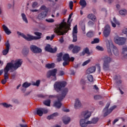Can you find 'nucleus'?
Wrapping results in <instances>:
<instances>
[{
  "instance_id": "de8ad7c7",
  "label": "nucleus",
  "mask_w": 127,
  "mask_h": 127,
  "mask_svg": "<svg viewBox=\"0 0 127 127\" xmlns=\"http://www.w3.org/2000/svg\"><path fill=\"white\" fill-rule=\"evenodd\" d=\"M100 42V40L99 38L94 39L93 41L91 42V44H95V43H99Z\"/></svg>"
},
{
  "instance_id": "2eb2a0df",
  "label": "nucleus",
  "mask_w": 127,
  "mask_h": 127,
  "mask_svg": "<svg viewBox=\"0 0 127 127\" xmlns=\"http://www.w3.org/2000/svg\"><path fill=\"white\" fill-rule=\"evenodd\" d=\"M48 11H44L41 12L38 15L37 18L40 20H42L47 16Z\"/></svg>"
},
{
  "instance_id": "423d86ee",
  "label": "nucleus",
  "mask_w": 127,
  "mask_h": 127,
  "mask_svg": "<svg viewBox=\"0 0 127 127\" xmlns=\"http://www.w3.org/2000/svg\"><path fill=\"white\" fill-rule=\"evenodd\" d=\"M110 107V103H107L103 109V113H104V117H107L108 115H110V114L114 111L117 108V106L114 105L111 107L109 109V107Z\"/></svg>"
},
{
  "instance_id": "1a4fd4ad",
  "label": "nucleus",
  "mask_w": 127,
  "mask_h": 127,
  "mask_svg": "<svg viewBox=\"0 0 127 127\" xmlns=\"http://www.w3.org/2000/svg\"><path fill=\"white\" fill-rule=\"evenodd\" d=\"M56 74H57V69L54 68L48 71L47 77V78H50V77L52 76L53 77H54V78L53 80L54 81H56Z\"/></svg>"
},
{
  "instance_id": "0eeeda50",
  "label": "nucleus",
  "mask_w": 127,
  "mask_h": 127,
  "mask_svg": "<svg viewBox=\"0 0 127 127\" xmlns=\"http://www.w3.org/2000/svg\"><path fill=\"white\" fill-rule=\"evenodd\" d=\"M17 34H18V35H20V36H21L22 37H23V38H24V39H25V40H27V41H32V40H36V37H35V36H32L29 34H27V36L24 35V34L19 32V31H17Z\"/></svg>"
},
{
  "instance_id": "4468645a",
  "label": "nucleus",
  "mask_w": 127,
  "mask_h": 127,
  "mask_svg": "<svg viewBox=\"0 0 127 127\" xmlns=\"http://www.w3.org/2000/svg\"><path fill=\"white\" fill-rule=\"evenodd\" d=\"M111 32V27L110 25H106L105 27V29L103 31V34L105 37H108L109 35H110V33Z\"/></svg>"
},
{
  "instance_id": "a211bd4d",
  "label": "nucleus",
  "mask_w": 127,
  "mask_h": 127,
  "mask_svg": "<svg viewBox=\"0 0 127 127\" xmlns=\"http://www.w3.org/2000/svg\"><path fill=\"white\" fill-rule=\"evenodd\" d=\"M91 112H88V111H83L81 113V116L84 118L85 120H87V119L90 118V117H91Z\"/></svg>"
},
{
  "instance_id": "6e6d98bb",
  "label": "nucleus",
  "mask_w": 127,
  "mask_h": 127,
  "mask_svg": "<svg viewBox=\"0 0 127 127\" xmlns=\"http://www.w3.org/2000/svg\"><path fill=\"white\" fill-rule=\"evenodd\" d=\"M95 24V23L93 21H89L88 22V25L89 26H93Z\"/></svg>"
},
{
  "instance_id": "473e14b6",
  "label": "nucleus",
  "mask_w": 127,
  "mask_h": 127,
  "mask_svg": "<svg viewBox=\"0 0 127 127\" xmlns=\"http://www.w3.org/2000/svg\"><path fill=\"white\" fill-rule=\"evenodd\" d=\"M34 34L35 35H36V36H35L36 38H37L36 39V40H38V39H40V38H41V35H42V33L39 32H34Z\"/></svg>"
},
{
  "instance_id": "a878e982",
  "label": "nucleus",
  "mask_w": 127,
  "mask_h": 127,
  "mask_svg": "<svg viewBox=\"0 0 127 127\" xmlns=\"http://www.w3.org/2000/svg\"><path fill=\"white\" fill-rule=\"evenodd\" d=\"M96 71V67L92 66L89 68H88L86 70V72L87 74H91L92 73H94Z\"/></svg>"
},
{
  "instance_id": "58836bf2",
  "label": "nucleus",
  "mask_w": 127,
  "mask_h": 127,
  "mask_svg": "<svg viewBox=\"0 0 127 127\" xmlns=\"http://www.w3.org/2000/svg\"><path fill=\"white\" fill-rule=\"evenodd\" d=\"M44 105H45V106H47L48 107H50V104H51V100H45L43 102Z\"/></svg>"
},
{
  "instance_id": "aec40b11",
  "label": "nucleus",
  "mask_w": 127,
  "mask_h": 127,
  "mask_svg": "<svg viewBox=\"0 0 127 127\" xmlns=\"http://www.w3.org/2000/svg\"><path fill=\"white\" fill-rule=\"evenodd\" d=\"M81 107H82V103H81V102L80 100H79V99H76L74 104L75 109L77 110V109H79V108H81Z\"/></svg>"
},
{
  "instance_id": "bb28decb",
  "label": "nucleus",
  "mask_w": 127,
  "mask_h": 127,
  "mask_svg": "<svg viewBox=\"0 0 127 127\" xmlns=\"http://www.w3.org/2000/svg\"><path fill=\"white\" fill-rule=\"evenodd\" d=\"M98 121L99 118H93L91 121H88V124H89V125H91V124L95 125L96 123H98Z\"/></svg>"
},
{
  "instance_id": "20e7f679",
  "label": "nucleus",
  "mask_w": 127,
  "mask_h": 127,
  "mask_svg": "<svg viewBox=\"0 0 127 127\" xmlns=\"http://www.w3.org/2000/svg\"><path fill=\"white\" fill-rule=\"evenodd\" d=\"M67 85V82L65 81H57L54 85V87L56 92L59 93L60 91H62L63 88H65Z\"/></svg>"
},
{
  "instance_id": "603ef678",
  "label": "nucleus",
  "mask_w": 127,
  "mask_h": 127,
  "mask_svg": "<svg viewBox=\"0 0 127 127\" xmlns=\"http://www.w3.org/2000/svg\"><path fill=\"white\" fill-rule=\"evenodd\" d=\"M94 100H100V99H102V96L100 95H95L94 97Z\"/></svg>"
},
{
  "instance_id": "680f3d73",
  "label": "nucleus",
  "mask_w": 127,
  "mask_h": 127,
  "mask_svg": "<svg viewBox=\"0 0 127 127\" xmlns=\"http://www.w3.org/2000/svg\"><path fill=\"white\" fill-rule=\"evenodd\" d=\"M86 84V81L84 79H81L80 80V84L82 85V86H84Z\"/></svg>"
},
{
  "instance_id": "4be33fe9",
  "label": "nucleus",
  "mask_w": 127,
  "mask_h": 127,
  "mask_svg": "<svg viewBox=\"0 0 127 127\" xmlns=\"http://www.w3.org/2000/svg\"><path fill=\"white\" fill-rule=\"evenodd\" d=\"M80 50H81V47L74 46V47L72 50V53L73 54H77V53H79V52H80Z\"/></svg>"
},
{
  "instance_id": "f8f14e48",
  "label": "nucleus",
  "mask_w": 127,
  "mask_h": 127,
  "mask_svg": "<svg viewBox=\"0 0 127 127\" xmlns=\"http://www.w3.org/2000/svg\"><path fill=\"white\" fill-rule=\"evenodd\" d=\"M47 113H48V110L45 108H39L37 109V115L39 117H42L43 114H47Z\"/></svg>"
},
{
  "instance_id": "6ab92c4d",
  "label": "nucleus",
  "mask_w": 127,
  "mask_h": 127,
  "mask_svg": "<svg viewBox=\"0 0 127 127\" xmlns=\"http://www.w3.org/2000/svg\"><path fill=\"white\" fill-rule=\"evenodd\" d=\"M59 116V113L58 112H55L52 115L48 116L47 119V120H54V119H56L57 117H58Z\"/></svg>"
},
{
  "instance_id": "c03bdc74",
  "label": "nucleus",
  "mask_w": 127,
  "mask_h": 127,
  "mask_svg": "<svg viewBox=\"0 0 127 127\" xmlns=\"http://www.w3.org/2000/svg\"><path fill=\"white\" fill-rule=\"evenodd\" d=\"M1 105L3 106L4 108H9V107H11V105L10 104H8L6 103H2L0 104Z\"/></svg>"
},
{
  "instance_id": "5fc2aeb1",
  "label": "nucleus",
  "mask_w": 127,
  "mask_h": 127,
  "mask_svg": "<svg viewBox=\"0 0 127 127\" xmlns=\"http://www.w3.org/2000/svg\"><path fill=\"white\" fill-rule=\"evenodd\" d=\"M81 29H82V31L83 32L84 34H85L86 33V32L85 31L86 30V25L85 24H84L82 26Z\"/></svg>"
},
{
  "instance_id": "a18cd8bd",
  "label": "nucleus",
  "mask_w": 127,
  "mask_h": 127,
  "mask_svg": "<svg viewBox=\"0 0 127 127\" xmlns=\"http://www.w3.org/2000/svg\"><path fill=\"white\" fill-rule=\"evenodd\" d=\"M86 36H87V37H89L90 38H91V37H93V36H94V33L92 31H89L87 33Z\"/></svg>"
},
{
  "instance_id": "774afa93",
  "label": "nucleus",
  "mask_w": 127,
  "mask_h": 127,
  "mask_svg": "<svg viewBox=\"0 0 127 127\" xmlns=\"http://www.w3.org/2000/svg\"><path fill=\"white\" fill-rule=\"evenodd\" d=\"M63 75H64V71H62V70L60 71L59 75L60 76H63Z\"/></svg>"
},
{
  "instance_id": "69168bd1",
  "label": "nucleus",
  "mask_w": 127,
  "mask_h": 127,
  "mask_svg": "<svg viewBox=\"0 0 127 127\" xmlns=\"http://www.w3.org/2000/svg\"><path fill=\"white\" fill-rule=\"evenodd\" d=\"M40 9H41V10H45L46 9V6L44 5H42L40 7Z\"/></svg>"
},
{
  "instance_id": "bf43d9fd",
  "label": "nucleus",
  "mask_w": 127,
  "mask_h": 127,
  "mask_svg": "<svg viewBox=\"0 0 127 127\" xmlns=\"http://www.w3.org/2000/svg\"><path fill=\"white\" fill-rule=\"evenodd\" d=\"M121 78L120 75H115L114 76V80H119V79H121Z\"/></svg>"
},
{
  "instance_id": "cd10ccee",
  "label": "nucleus",
  "mask_w": 127,
  "mask_h": 127,
  "mask_svg": "<svg viewBox=\"0 0 127 127\" xmlns=\"http://www.w3.org/2000/svg\"><path fill=\"white\" fill-rule=\"evenodd\" d=\"M79 4L84 8V7H86L87 5V2H86V0H80Z\"/></svg>"
},
{
  "instance_id": "13d9d810",
  "label": "nucleus",
  "mask_w": 127,
  "mask_h": 127,
  "mask_svg": "<svg viewBox=\"0 0 127 127\" xmlns=\"http://www.w3.org/2000/svg\"><path fill=\"white\" fill-rule=\"evenodd\" d=\"M39 98H41L42 99H45L46 98V95L43 94H39L38 95Z\"/></svg>"
},
{
  "instance_id": "9d476101",
  "label": "nucleus",
  "mask_w": 127,
  "mask_h": 127,
  "mask_svg": "<svg viewBox=\"0 0 127 127\" xmlns=\"http://www.w3.org/2000/svg\"><path fill=\"white\" fill-rule=\"evenodd\" d=\"M30 49L31 51L33 52V53H34L35 54H38L42 52V50L41 49L39 48L38 47L34 45H31L30 47Z\"/></svg>"
},
{
  "instance_id": "e433bc0d",
  "label": "nucleus",
  "mask_w": 127,
  "mask_h": 127,
  "mask_svg": "<svg viewBox=\"0 0 127 127\" xmlns=\"http://www.w3.org/2000/svg\"><path fill=\"white\" fill-rule=\"evenodd\" d=\"M127 9H126L120 10L119 11L120 14H121V15H123V16H125V15H127Z\"/></svg>"
},
{
  "instance_id": "c85d7f7f",
  "label": "nucleus",
  "mask_w": 127,
  "mask_h": 127,
  "mask_svg": "<svg viewBox=\"0 0 127 127\" xmlns=\"http://www.w3.org/2000/svg\"><path fill=\"white\" fill-rule=\"evenodd\" d=\"M87 17L89 19H91V20H92V21H95L96 19V16L94 15V14H88V15L87 16Z\"/></svg>"
},
{
  "instance_id": "7ed1b4c3",
  "label": "nucleus",
  "mask_w": 127,
  "mask_h": 127,
  "mask_svg": "<svg viewBox=\"0 0 127 127\" xmlns=\"http://www.w3.org/2000/svg\"><path fill=\"white\" fill-rule=\"evenodd\" d=\"M68 93V88H65L63 89L62 95H60L57 96L58 98V101H56L54 103V106L55 107V108H57V109H60L61 107L62 106V103H61V101L66 97V95H67V93Z\"/></svg>"
},
{
  "instance_id": "f3484780",
  "label": "nucleus",
  "mask_w": 127,
  "mask_h": 127,
  "mask_svg": "<svg viewBox=\"0 0 127 127\" xmlns=\"http://www.w3.org/2000/svg\"><path fill=\"white\" fill-rule=\"evenodd\" d=\"M111 49L113 53L115 55V56H119V54H120V52H119V49L115 45H113L111 47Z\"/></svg>"
},
{
  "instance_id": "72a5a7b5",
  "label": "nucleus",
  "mask_w": 127,
  "mask_h": 127,
  "mask_svg": "<svg viewBox=\"0 0 127 127\" xmlns=\"http://www.w3.org/2000/svg\"><path fill=\"white\" fill-rule=\"evenodd\" d=\"M57 56L58 57L57 58V61L58 62H60L62 61V57L63 56V53H60L59 54H58L57 55Z\"/></svg>"
},
{
  "instance_id": "052dcab7",
  "label": "nucleus",
  "mask_w": 127,
  "mask_h": 127,
  "mask_svg": "<svg viewBox=\"0 0 127 127\" xmlns=\"http://www.w3.org/2000/svg\"><path fill=\"white\" fill-rule=\"evenodd\" d=\"M37 4H38L37 2H36V1L34 2L32 5L33 8H34V7H36V6L37 5Z\"/></svg>"
},
{
  "instance_id": "0e129e2a",
  "label": "nucleus",
  "mask_w": 127,
  "mask_h": 127,
  "mask_svg": "<svg viewBox=\"0 0 127 127\" xmlns=\"http://www.w3.org/2000/svg\"><path fill=\"white\" fill-rule=\"evenodd\" d=\"M73 15V13H71L68 16V19H67V23H69V21H70V19H71V17H72V15Z\"/></svg>"
},
{
  "instance_id": "c756f323",
  "label": "nucleus",
  "mask_w": 127,
  "mask_h": 127,
  "mask_svg": "<svg viewBox=\"0 0 127 127\" xmlns=\"http://www.w3.org/2000/svg\"><path fill=\"white\" fill-rule=\"evenodd\" d=\"M82 55H85V54H88V55H90V51L89 50V48L86 47L85 48L82 52Z\"/></svg>"
},
{
  "instance_id": "e2e57ef3",
  "label": "nucleus",
  "mask_w": 127,
  "mask_h": 127,
  "mask_svg": "<svg viewBox=\"0 0 127 127\" xmlns=\"http://www.w3.org/2000/svg\"><path fill=\"white\" fill-rule=\"evenodd\" d=\"M75 46H74V45L73 44H71L69 46H68V49L69 50H72V49H74V47Z\"/></svg>"
},
{
  "instance_id": "9b49d317",
  "label": "nucleus",
  "mask_w": 127,
  "mask_h": 127,
  "mask_svg": "<svg viewBox=\"0 0 127 127\" xmlns=\"http://www.w3.org/2000/svg\"><path fill=\"white\" fill-rule=\"evenodd\" d=\"M8 69H7L5 67L4 68V79H2L1 81V83L2 84V85H5V84L6 83V82H7V80L9 79V77L8 76Z\"/></svg>"
},
{
  "instance_id": "09e8293b",
  "label": "nucleus",
  "mask_w": 127,
  "mask_h": 127,
  "mask_svg": "<svg viewBox=\"0 0 127 127\" xmlns=\"http://www.w3.org/2000/svg\"><path fill=\"white\" fill-rule=\"evenodd\" d=\"M40 84V80H38L36 81V82H33L32 85L33 86H37V87H38Z\"/></svg>"
},
{
  "instance_id": "f03ea898",
  "label": "nucleus",
  "mask_w": 127,
  "mask_h": 127,
  "mask_svg": "<svg viewBox=\"0 0 127 127\" xmlns=\"http://www.w3.org/2000/svg\"><path fill=\"white\" fill-rule=\"evenodd\" d=\"M12 61H12L11 63H7L5 67V68L7 69L8 71L11 70V72H13V71L17 70L19 67L21 66V65H22V63L23 62L21 59L16 60L14 64L12 63Z\"/></svg>"
},
{
  "instance_id": "b1692460",
  "label": "nucleus",
  "mask_w": 127,
  "mask_h": 127,
  "mask_svg": "<svg viewBox=\"0 0 127 127\" xmlns=\"http://www.w3.org/2000/svg\"><path fill=\"white\" fill-rule=\"evenodd\" d=\"M2 28L5 32V33H6V34H7V35H9V34H11V31H10V30H9L8 28H7L6 27V26H5V25H2Z\"/></svg>"
},
{
  "instance_id": "6e6552de",
  "label": "nucleus",
  "mask_w": 127,
  "mask_h": 127,
  "mask_svg": "<svg viewBox=\"0 0 127 127\" xmlns=\"http://www.w3.org/2000/svg\"><path fill=\"white\" fill-rule=\"evenodd\" d=\"M114 42L118 45H124L126 43V38L116 36L114 38Z\"/></svg>"
},
{
  "instance_id": "393cba45",
  "label": "nucleus",
  "mask_w": 127,
  "mask_h": 127,
  "mask_svg": "<svg viewBox=\"0 0 127 127\" xmlns=\"http://www.w3.org/2000/svg\"><path fill=\"white\" fill-rule=\"evenodd\" d=\"M113 21L114 22H113V21H111V24H112V26H113V27H116L117 26V25H116V24L119 25L120 22H119V21L117 20V19H116V17L113 18Z\"/></svg>"
},
{
  "instance_id": "49530a36",
  "label": "nucleus",
  "mask_w": 127,
  "mask_h": 127,
  "mask_svg": "<svg viewBox=\"0 0 127 127\" xmlns=\"http://www.w3.org/2000/svg\"><path fill=\"white\" fill-rule=\"evenodd\" d=\"M55 37V35L53 34V35H52L51 37L50 36H47L46 40H51V41H52V40H53V39Z\"/></svg>"
},
{
  "instance_id": "a19ab883",
  "label": "nucleus",
  "mask_w": 127,
  "mask_h": 127,
  "mask_svg": "<svg viewBox=\"0 0 127 127\" xmlns=\"http://www.w3.org/2000/svg\"><path fill=\"white\" fill-rule=\"evenodd\" d=\"M29 52V49L27 48H24L22 50V53L23 55H27Z\"/></svg>"
},
{
  "instance_id": "338daca9",
  "label": "nucleus",
  "mask_w": 127,
  "mask_h": 127,
  "mask_svg": "<svg viewBox=\"0 0 127 127\" xmlns=\"http://www.w3.org/2000/svg\"><path fill=\"white\" fill-rule=\"evenodd\" d=\"M64 62L63 65V66H67V65H68L69 64V63H68V61H64Z\"/></svg>"
},
{
  "instance_id": "39448f33",
  "label": "nucleus",
  "mask_w": 127,
  "mask_h": 127,
  "mask_svg": "<svg viewBox=\"0 0 127 127\" xmlns=\"http://www.w3.org/2000/svg\"><path fill=\"white\" fill-rule=\"evenodd\" d=\"M112 62V58L107 56H105L103 59V69L104 71H108L110 69V63Z\"/></svg>"
},
{
  "instance_id": "ddd939ff",
  "label": "nucleus",
  "mask_w": 127,
  "mask_h": 127,
  "mask_svg": "<svg viewBox=\"0 0 127 127\" xmlns=\"http://www.w3.org/2000/svg\"><path fill=\"white\" fill-rule=\"evenodd\" d=\"M78 33V27H77V25H76L73 29L72 31V42H77V34Z\"/></svg>"
},
{
  "instance_id": "7c9ffc66",
  "label": "nucleus",
  "mask_w": 127,
  "mask_h": 127,
  "mask_svg": "<svg viewBox=\"0 0 127 127\" xmlns=\"http://www.w3.org/2000/svg\"><path fill=\"white\" fill-rule=\"evenodd\" d=\"M63 59L64 61H70V57L69 54H65L63 56Z\"/></svg>"
},
{
  "instance_id": "3c124183",
  "label": "nucleus",
  "mask_w": 127,
  "mask_h": 127,
  "mask_svg": "<svg viewBox=\"0 0 127 127\" xmlns=\"http://www.w3.org/2000/svg\"><path fill=\"white\" fill-rule=\"evenodd\" d=\"M96 48L97 50H99L100 51H104V48L100 46H97Z\"/></svg>"
},
{
  "instance_id": "4d7b16f0",
  "label": "nucleus",
  "mask_w": 127,
  "mask_h": 127,
  "mask_svg": "<svg viewBox=\"0 0 127 127\" xmlns=\"http://www.w3.org/2000/svg\"><path fill=\"white\" fill-rule=\"evenodd\" d=\"M73 1H70L69 3V7L70 8V9H73Z\"/></svg>"
},
{
  "instance_id": "4c0bfd02",
  "label": "nucleus",
  "mask_w": 127,
  "mask_h": 127,
  "mask_svg": "<svg viewBox=\"0 0 127 127\" xmlns=\"http://www.w3.org/2000/svg\"><path fill=\"white\" fill-rule=\"evenodd\" d=\"M107 52L108 53L109 56H112L113 54H112V50H111V46H110V44L107 45Z\"/></svg>"
},
{
  "instance_id": "c9c22d12",
  "label": "nucleus",
  "mask_w": 127,
  "mask_h": 127,
  "mask_svg": "<svg viewBox=\"0 0 127 127\" xmlns=\"http://www.w3.org/2000/svg\"><path fill=\"white\" fill-rule=\"evenodd\" d=\"M21 16L23 21H24L25 23H28V20H27V17H26V15H25V14L22 13L21 14Z\"/></svg>"
},
{
  "instance_id": "dca6fc26",
  "label": "nucleus",
  "mask_w": 127,
  "mask_h": 127,
  "mask_svg": "<svg viewBox=\"0 0 127 127\" xmlns=\"http://www.w3.org/2000/svg\"><path fill=\"white\" fill-rule=\"evenodd\" d=\"M45 49L47 52H50L51 53H55L57 51V49L55 48L53 49L51 48V46L49 44H48L45 48Z\"/></svg>"
},
{
  "instance_id": "ea45409f",
  "label": "nucleus",
  "mask_w": 127,
  "mask_h": 127,
  "mask_svg": "<svg viewBox=\"0 0 127 127\" xmlns=\"http://www.w3.org/2000/svg\"><path fill=\"white\" fill-rule=\"evenodd\" d=\"M31 85V83L26 82L23 84L22 87L23 88H28V87H30Z\"/></svg>"
},
{
  "instance_id": "79ce46f5",
  "label": "nucleus",
  "mask_w": 127,
  "mask_h": 127,
  "mask_svg": "<svg viewBox=\"0 0 127 127\" xmlns=\"http://www.w3.org/2000/svg\"><path fill=\"white\" fill-rule=\"evenodd\" d=\"M87 78L89 82H93L94 80V77H93V75L91 74H88L87 76Z\"/></svg>"
},
{
  "instance_id": "412c9836",
  "label": "nucleus",
  "mask_w": 127,
  "mask_h": 127,
  "mask_svg": "<svg viewBox=\"0 0 127 127\" xmlns=\"http://www.w3.org/2000/svg\"><path fill=\"white\" fill-rule=\"evenodd\" d=\"M88 125H90V123H88V121L86 122V119H81L80 121V126L81 127H87Z\"/></svg>"
},
{
  "instance_id": "8fccbe9b",
  "label": "nucleus",
  "mask_w": 127,
  "mask_h": 127,
  "mask_svg": "<svg viewBox=\"0 0 127 127\" xmlns=\"http://www.w3.org/2000/svg\"><path fill=\"white\" fill-rule=\"evenodd\" d=\"M46 21H47V22H49L50 23H52L54 22V20L52 18L46 19Z\"/></svg>"
},
{
  "instance_id": "f257e3e1",
  "label": "nucleus",
  "mask_w": 127,
  "mask_h": 127,
  "mask_svg": "<svg viewBox=\"0 0 127 127\" xmlns=\"http://www.w3.org/2000/svg\"><path fill=\"white\" fill-rule=\"evenodd\" d=\"M70 25H71V23L67 24L65 22V20H63V21L57 26V28L55 29V32L57 33L58 35H66L67 32L69 30H71L70 28Z\"/></svg>"
},
{
  "instance_id": "37998d69",
  "label": "nucleus",
  "mask_w": 127,
  "mask_h": 127,
  "mask_svg": "<svg viewBox=\"0 0 127 127\" xmlns=\"http://www.w3.org/2000/svg\"><path fill=\"white\" fill-rule=\"evenodd\" d=\"M70 121H71L70 118H67L66 119H64L63 120V123L64 124V125H68V124L70 123Z\"/></svg>"
},
{
  "instance_id": "864d4df0",
  "label": "nucleus",
  "mask_w": 127,
  "mask_h": 127,
  "mask_svg": "<svg viewBox=\"0 0 127 127\" xmlns=\"http://www.w3.org/2000/svg\"><path fill=\"white\" fill-rule=\"evenodd\" d=\"M90 61H91L90 60H87L86 61L84 62L82 64V66H86V65H87V64H89V63H90Z\"/></svg>"
},
{
  "instance_id": "f704fd0d",
  "label": "nucleus",
  "mask_w": 127,
  "mask_h": 127,
  "mask_svg": "<svg viewBox=\"0 0 127 127\" xmlns=\"http://www.w3.org/2000/svg\"><path fill=\"white\" fill-rule=\"evenodd\" d=\"M122 52L123 54H124V58L127 59V47L123 48Z\"/></svg>"
},
{
  "instance_id": "5701e85b",
  "label": "nucleus",
  "mask_w": 127,
  "mask_h": 127,
  "mask_svg": "<svg viewBox=\"0 0 127 127\" xmlns=\"http://www.w3.org/2000/svg\"><path fill=\"white\" fill-rule=\"evenodd\" d=\"M5 45H6V49L3 50V51H2L3 55H6L9 51V43H8V42H7L6 43Z\"/></svg>"
},
{
  "instance_id": "2f4dec72",
  "label": "nucleus",
  "mask_w": 127,
  "mask_h": 127,
  "mask_svg": "<svg viewBox=\"0 0 127 127\" xmlns=\"http://www.w3.org/2000/svg\"><path fill=\"white\" fill-rule=\"evenodd\" d=\"M55 67V64L52 63V64H47L46 65V67L48 68V69H52Z\"/></svg>"
}]
</instances>
